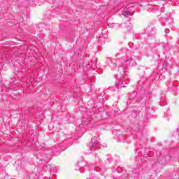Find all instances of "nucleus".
Returning a JSON list of instances; mask_svg holds the SVG:
<instances>
[{"mask_svg":"<svg viewBox=\"0 0 179 179\" xmlns=\"http://www.w3.org/2000/svg\"><path fill=\"white\" fill-rule=\"evenodd\" d=\"M106 62L108 66H110L113 71L115 69V66H118V71L120 72H125V69L122 66V64L124 62H126L127 65H130L131 66H135L136 65L135 59L131 57H127L126 60H124V59H119L116 62V64L115 60L111 59H108Z\"/></svg>","mask_w":179,"mask_h":179,"instance_id":"obj_1","label":"nucleus"},{"mask_svg":"<svg viewBox=\"0 0 179 179\" xmlns=\"http://www.w3.org/2000/svg\"><path fill=\"white\" fill-rule=\"evenodd\" d=\"M100 143H99V138L94 137L90 143V148H99Z\"/></svg>","mask_w":179,"mask_h":179,"instance_id":"obj_2","label":"nucleus"},{"mask_svg":"<svg viewBox=\"0 0 179 179\" xmlns=\"http://www.w3.org/2000/svg\"><path fill=\"white\" fill-rule=\"evenodd\" d=\"M129 83V80L128 79H121L120 80V83H118L117 85H116V89H120V85H122L123 87H124L125 85H128Z\"/></svg>","mask_w":179,"mask_h":179,"instance_id":"obj_3","label":"nucleus"},{"mask_svg":"<svg viewBox=\"0 0 179 179\" xmlns=\"http://www.w3.org/2000/svg\"><path fill=\"white\" fill-rule=\"evenodd\" d=\"M134 13L129 12V11H124L122 13V15L124 16V17H128V16H132Z\"/></svg>","mask_w":179,"mask_h":179,"instance_id":"obj_4","label":"nucleus"},{"mask_svg":"<svg viewBox=\"0 0 179 179\" xmlns=\"http://www.w3.org/2000/svg\"><path fill=\"white\" fill-rule=\"evenodd\" d=\"M103 148H107V144H105V145H103Z\"/></svg>","mask_w":179,"mask_h":179,"instance_id":"obj_5","label":"nucleus"},{"mask_svg":"<svg viewBox=\"0 0 179 179\" xmlns=\"http://www.w3.org/2000/svg\"><path fill=\"white\" fill-rule=\"evenodd\" d=\"M27 86H29V82L28 81L27 82Z\"/></svg>","mask_w":179,"mask_h":179,"instance_id":"obj_6","label":"nucleus"}]
</instances>
